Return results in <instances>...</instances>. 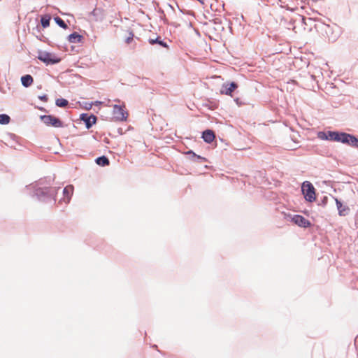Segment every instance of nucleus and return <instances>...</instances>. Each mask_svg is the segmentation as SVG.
<instances>
[{
  "instance_id": "21",
  "label": "nucleus",
  "mask_w": 358,
  "mask_h": 358,
  "mask_svg": "<svg viewBox=\"0 0 358 358\" xmlns=\"http://www.w3.org/2000/svg\"><path fill=\"white\" fill-rule=\"evenodd\" d=\"M56 105L59 107H65L68 105V101L64 99H57L56 100Z\"/></svg>"
},
{
  "instance_id": "25",
  "label": "nucleus",
  "mask_w": 358,
  "mask_h": 358,
  "mask_svg": "<svg viewBox=\"0 0 358 358\" xmlns=\"http://www.w3.org/2000/svg\"><path fill=\"white\" fill-rule=\"evenodd\" d=\"M315 80H316V77L317 76V74L322 75V69L321 68H317L315 66Z\"/></svg>"
},
{
  "instance_id": "28",
  "label": "nucleus",
  "mask_w": 358,
  "mask_h": 358,
  "mask_svg": "<svg viewBox=\"0 0 358 358\" xmlns=\"http://www.w3.org/2000/svg\"><path fill=\"white\" fill-rule=\"evenodd\" d=\"M303 20L304 21V24H306V20L303 18Z\"/></svg>"
},
{
  "instance_id": "3",
  "label": "nucleus",
  "mask_w": 358,
  "mask_h": 358,
  "mask_svg": "<svg viewBox=\"0 0 358 358\" xmlns=\"http://www.w3.org/2000/svg\"><path fill=\"white\" fill-rule=\"evenodd\" d=\"M339 143L358 148V138L351 134L342 131Z\"/></svg>"
},
{
  "instance_id": "27",
  "label": "nucleus",
  "mask_w": 358,
  "mask_h": 358,
  "mask_svg": "<svg viewBox=\"0 0 358 358\" xmlns=\"http://www.w3.org/2000/svg\"><path fill=\"white\" fill-rule=\"evenodd\" d=\"M40 99H41V100H44V101H47V99H48L45 95V96H41V97H40Z\"/></svg>"
},
{
  "instance_id": "5",
  "label": "nucleus",
  "mask_w": 358,
  "mask_h": 358,
  "mask_svg": "<svg viewBox=\"0 0 358 358\" xmlns=\"http://www.w3.org/2000/svg\"><path fill=\"white\" fill-rule=\"evenodd\" d=\"M301 192L307 201H312L313 198V186L310 182L306 181L303 182Z\"/></svg>"
},
{
  "instance_id": "9",
  "label": "nucleus",
  "mask_w": 358,
  "mask_h": 358,
  "mask_svg": "<svg viewBox=\"0 0 358 358\" xmlns=\"http://www.w3.org/2000/svg\"><path fill=\"white\" fill-rule=\"evenodd\" d=\"M335 199L336 207L340 216H345L350 212V208L347 206H343L342 202L336 198L333 197Z\"/></svg>"
},
{
  "instance_id": "4",
  "label": "nucleus",
  "mask_w": 358,
  "mask_h": 358,
  "mask_svg": "<svg viewBox=\"0 0 358 358\" xmlns=\"http://www.w3.org/2000/svg\"><path fill=\"white\" fill-rule=\"evenodd\" d=\"M41 120L47 126H52L54 127H63L62 122L57 117L52 115H41Z\"/></svg>"
},
{
  "instance_id": "23",
  "label": "nucleus",
  "mask_w": 358,
  "mask_h": 358,
  "mask_svg": "<svg viewBox=\"0 0 358 358\" xmlns=\"http://www.w3.org/2000/svg\"><path fill=\"white\" fill-rule=\"evenodd\" d=\"M317 136L322 140L328 141L327 131H318Z\"/></svg>"
},
{
  "instance_id": "18",
  "label": "nucleus",
  "mask_w": 358,
  "mask_h": 358,
  "mask_svg": "<svg viewBox=\"0 0 358 358\" xmlns=\"http://www.w3.org/2000/svg\"><path fill=\"white\" fill-rule=\"evenodd\" d=\"M50 16L45 15L41 17V22L42 26L45 28L50 25Z\"/></svg>"
},
{
  "instance_id": "1",
  "label": "nucleus",
  "mask_w": 358,
  "mask_h": 358,
  "mask_svg": "<svg viewBox=\"0 0 358 358\" xmlns=\"http://www.w3.org/2000/svg\"><path fill=\"white\" fill-rule=\"evenodd\" d=\"M338 27L334 24L331 26L326 21L315 17V30L324 41L329 43L335 42L338 38Z\"/></svg>"
},
{
  "instance_id": "14",
  "label": "nucleus",
  "mask_w": 358,
  "mask_h": 358,
  "mask_svg": "<svg viewBox=\"0 0 358 358\" xmlns=\"http://www.w3.org/2000/svg\"><path fill=\"white\" fill-rule=\"evenodd\" d=\"M83 39V36L78 34L77 32H74L70 34L68 37V40L70 43H76L81 42Z\"/></svg>"
},
{
  "instance_id": "19",
  "label": "nucleus",
  "mask_w": 358,
  "mask_h": 358,
  "mask_svg": "<svg viewBox=\"0 0 358 358\" xmlns=\"http://www.w3.org/2000/svg\"><path fill=\"white\" fill-rule=\"evenodd\" d=\"M10 118L6 114H1L0 115V124H7L10 122Z\"/></svg>"
},
{
  "instance_id": "11",
  "label": "nucleus",
  "mask_w": 358,
  "mask_h": 358,
  "mask_svg": "<svg viewBox=\"0 0 358 358\" xmlns=\"http://www.w3.org/2000/svg\"><path fill=\"white\" fill-rule=\"evenodd\" d=\"M292 221L300 227H306L310 225V222L303 217L299 215H296L293 217Z\"/></svg>"
},
{
  "instance_id": "17",
  "label": "nucleus",
  "mask_w": 358,
  "mask_h": 358,
  "mask_svg": "<svg viewBox=\"0 0 358 358\" xmlns=\"http://www.w3.org/2000/svg\"><path fill=\"white\" fill-rule=\"evenodd\" d=\"M96 163L99 166H105L109 164V159L105 156H101L96 159Z\"/></svg>"
},
{
  "instance_id": "20",
  "label": "nucleus",
  "mask_w": 358,
  "mask_h": 358,
  "mask_svg": "<svg viewBox=\"0 0 358 358\" xmlns=\"http://www.w3.org/2000/svg\"><path fill=\"white\" fill-rule=\"evenodd\" d=\"M55 21L60 27H62L63 29L67 28V25L65 23V22L59 17H55Z\"/></svg>"
},
{
  "instance_id": "8",
  "label": "nucleus",
  "mask_w": 358,
  "mask_h": 358,
  "mask_svg": "<svg viewBox=\"0 0 358 358\" xmlns=\"http://www.w3.org/2000/svg\"><path fill=\"white\" fill-rule=\"evenodd\" d=\"M238 87V85L234 82H232L229 84H225L223 85L222 89L221 90L220 92L222 94H225L228 96H232L233 92L236 90Z\"/></svg>"
},
{
  "instance_id": "16",
  "label": "nucleus",
  "mask_w": 358,
  "mask_h": 358,
  "mask_svg": "<svg viewBox=\"0 0 358 358\" xmlns=\"http://www.w3.org/2000/svg\"><path fill=\"white\" fill-rule=\"evenodd\" d=\"M328 196H322L320 197V199H318V194H316L315 192V203H317V205L319 206H324L328 201Z\"/></svg>"
},
{
  "instance_id": "26",
  "label": "nucleus",
  "mask_w": 358,
  "mask_h": 358,
  "mask_svg": "<svg viewBox=\"0 0 358 358\" xmlns=\"http://www.w3.org/2000/svg\"><path fill=\"white\" fill-rule=\"evenodd\" d=\"M100 11H101V10H100V9L95 8V9H94V10L92 11V15H97V13H98L99 12H100Z\"/></svg>"
},
{
  "instance_id": "15",
  "label": "nucleus",
  "mask_w": 358,
  "mask_h": 358,
  "mask_svg": "<svg viewBox=\"0 0 358 358\" xmlns=\"http://www.w3.org/2000/svg\"><path fill=\"white\" fill-rule=\"evenodd\" d=\"M22 84L27 87L33 83V78L30 75H25L21 78Z\"/></svg>"
},
{
  "instance_id": "6",
  "label": "nucleus",
  "mask_w": 358,
  "mask_h": 358,
  "mask_svg": "<svg viewBox=\"0 0 358 358\" xmlns=\"http://www.w3.org/2000/svg\"><path fill=\"white\" fill-rule=\"evenodd\" d=\"M38 58L46 64H56L60 61L59 59H57L52 54L46 52H40Z\"/></svg>"
},
{
  "instance_id": "2",
  "label": "nucleus",
  "mask_w": 358,
  "mask_h": 358,
  "mask_svg": "<svg viewBox=\"0 0 358 358\" xmlns=\"http://www.w3.org/2000/svg\"><path fill=\"white\" fill-rule=\"evenodd\" d=\"M124 103L120 105L115 104L113 110V118L115 121H125L128 117V112L125 110Z\"/></svg>"
},
{
  "instance_id": "10",
  "label": "nucleus",
  "mask_w": 358,
  "mask_h": 358,
  "mask_svg": "<svg viewBox=\"0 0 358 358\" xmlns=\"http://www.w3.org/2000/svg\"><path fill=\"white\" fill-rule=\"evenodd\" d=\"M81 120L85 122L87 128L89 129L96 123V117L94 115L90 116L87 115H82Z\"/></svg>"
},
{
  "instance_id": "12",
  "label": "nucleus",
  "mask_w": 358,
  "mask_h": 358,
  "mask_svg": "<svg viewBox=\"0 0 358 358\" xmlns=\"http://www.w3.org/2000/svg\"><path fill=\"white\" fill-rule=\"evenodd\" d=\"M341 133L339 131H327L328 141L339 143Z\"/></svg>"
},
{
  "instance_id": "7",
  "label": "nucleus",
  "mask_w": 358,
  "mask_h": 358,
  "mask_svg": "<svg viewBox=\"0 0 358 358\" xmlns=\"http://www.w3.org/2000/svg\"><path fill=\"white\" fill-rule=\"evenodd\" d=\"M73 186L71 185L65 187L63 190V198L59 200V203L64 202L65 204L69 203L73 195Z\"/></svg>"
},
{
  "instance_id": "13",
  "label": "nucleus",
  "mask_w": 358,
  "mask_h": 358,
  "mask_svg": "<svg viewBox=\"0 0 358 358\" xmlns=\"http://www.w3.org/2000/svg\"><path fill=\"white\" fill-rule=\"evenodd\" d=\"M202 138L205 142L210 143L215 140V135L212 130L208 129L203 132Z\"/></svg>"
},
{
  "instance_id": "22",
  "label": "nucleus",
  "mask_w": 358,
  "mask_h": 358,
  "mask_svg": "<svg viewBox=\"0 0 358 358\" xmlns=\"http://www.w3.org/2000/svg\"><path fill=\"white\" fill-rule=\"evenodd\" d=\"M150 44L158 43V44L161 45L163 47H167L166 43L163 42L162 41L159 40V38H156L155 40L150 39Z\"/></svg>"
},
{
  "instance_id": "24",
  "label": "nucleus",
  "mask_w": 358,
  "mask_h": 358,
  "mask_svg": "<svg viewBox=\"0 0 358 358\" xmlns=\"http://www.w3.org/2000/svg\"><path fill=\"white\" fill-rule=\"evenodd\" d=\"M134 39V34L132 32H130L129 34V36L126 38L125 42L127 44H129Z\"/></svg>"
}]
</instances>
